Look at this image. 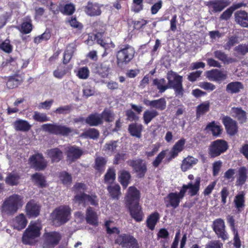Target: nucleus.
I'll return each instance as SVG.
<instances>
[{
	"label": "nucleus",
	"instance_id": "obj_50",
	"mask_svg": "<svg viewBox=\"0 0 248 248\" xmlns=\"http://www.w3.org/2000/svg\"><path fill=\"white\" fill-rule=\"evenodd\" d=\"M244 194L241 193L235 196L234 203L236 207L239 209L244 206Z\"/></svg>",
	"mask_w": 248,
	"mask_h": 248
},
{
	"label": "nucleus",
	"instance_id": "obj_27",
	"mask_svg": "<svg viewBox=\"0 0 248 248\" xmlns=\"http://www.w3.org/2000/svg\"><path fill=\"white\" fill-rule=\"evenodd\" d=\"M214 55L216 58L221 61L224 64H228L236 61L235 59L229 57L224 52L221 50H216L214 52Z\"/></svg>",
	"mask_w": 248,
	"mask_h": 248
},
{
	"label": "nucleus",
	"instance_id": "obj_42",
	"mask_svg": "<svg viewBox=\"0 0 248 248\" xmlns=\"http://www.w3.org/2000/svg\"><path fill=\"white\" fill-rule=\"evenodd\" d=\"M210 103L208 101L204 102L197 106L196 109V115L199 118L201 115H203L209 109Z\"/></svg>",
	"mask_w": 248,
	"mask_h": 248
},
{
	"label": "nucleus",
	"instance_id": "obj_31",
	"mask_svg": "<svg viewBox=\"0 0 248 248\" xmlns=\"http://www.w3.org/2000/svg\"><path fill=\"white\" fill-rule=\"evenodd\" d=\"M128 130L132 136L140 138L141 137L142 126L140 124H132L129 125Z\"/></svg>",
	"mask_w": 248,
	"mask_h": 248
},
{
	"label": "nucleus",
	"instance_id": "obj_60",
	"mask_svg": "<svg viewBox=\"0 0 248 248\" xmlns=\"http://www.w3.org/2000/svg\"><path fill=\"white\" fill-rule=\"evenodd\" d=\"M60 178L62 183L66 185H69L71 182V176L66 172H62L60 174Z\"/></svg>",
	"mask_w": 248,
	"mask_h": 248
},
{
	"label": "nucleus",
	"instance_id": "obj_21",
	"mask_svg": "<svg viewBox=\"0 0 248 248\" xmlns=\"http://www.w3.org/2000/svg\"><path fill=\"white\" fill-rule=\"evenodd\" d=\"M83 154L82 151L76 146L68 147L66 151L67 160L72 163L79 158Z\"/></svg>",
	"mask_w": 248,
	"mask_h": 248
},
{
	"label": "nucleus",
	"instance_id": "obj_49",
	"mask_svg": "<svg viewBox=\"0 0 248 248\" xmlns=\"http://www.w3.org/2000/svg\"><path fill=\"white\" fill-rule=\"evenodd\" d=\"M206 129L212 131L213 135L215 136H218L221 131L220 127L214 122L209 124L206 126Z\"/></svg>",
	"mask_w": 248,
	"mask_h": 248
},
{
	"label": "nucleus",
	"instance_id": "obj_52",
	"mask_svg": "<svg viewBox=\"0 0 248 248\" xmlns=\"http://www.w3.org/2000/svg\"><path fill=\"white\" fill-rule=\"evenodd\" d=\"M167 152V150L161 151L155 157V160L153 162V165L155 167H157L161 163L162 160L164 158L166 155Z\"/></svg>",
	"mask_w": 248,
	"mask_h": 248
},
{
	"label": "nucleus",
	"instance_id": "obj_28",
	"mask_svg": "<svg viewBox=\"0 0 248 248\" xmlns=\"http://www.w3.org/2000/svg\"><path fill=\"white\" fill-rule=\"evenodd\" d=\"M247 170L246 167H240L238 171V174L236 181V186H242L246 182L247 179Z\"/></svg>",
	"mask_w": 248,
	"mask_h": 248
},
{
	"label": "nucleus",
	"instance_id": "obj_22",
	"mask_svg": "<svg viewBox=\"0 0 248 248\" xmlns=\"http://www.w3.org/2000/svg\"><path fill=\"white\" fill-rule=\"evenodd\" d=\"M236 23L243 27H248V13L245 11H238L234 15Z\"/></svg>",
	"mask_w": 248,
	"mask_h": 248
},
{
	"label": "nucleus",
	"instance_id": "obj_29",
	"mask_svg": "<svg viewBox=\"0 0 248 248\" xmlns=\"http://www.w3.org/2000/svg\"><path fill=\"white\" fill-rule=\"evenodd\" d=\"M26 209L27 214L30 216L36 217L39 213V206L33 201H31L27 204Z\"/></svg>",
	"mask_w": 248,
	"mask_h": 248
},
{
	"label": "nucleus",
	"instance_id": "obj_20",
	"mask_svg": "<svg viewBox=\"0 0 248 248\" xmlns=\"http://www.w3.org/2000/svg\"><path fill=\"white\" fill-rule=\"evenodd\" d=\"M129 208L130 215L136 221L140 222L143 218V213L139 203L127 205Z\"/></svg>",
	"mask_w": 248,
	"mask_h": 248
},
{
	"label": "nucleus",
	"instance_id": "obj_38",
	"mask_svg": "<svg viewBox=\"0 0 248 248\" xmlns=\"http://www.w3.org/2000/svg\"><path fill=\"white\" fill-rule=\"evenodd\" d=\"M121 194L120 187L118 184L111 183L109 185V196L112 199L118 200Z\"/></svg>",
	"mask_w": 248,
	"mask_h": 248
},
{
	"label": "nucleus",
	"instance_id": "obj_34",
	"mask_svg": "<svg viewBox=\"0 0 248 248\" xmlns=\"http://www.w3.org/2000/svg\"><path fill=\"white\" fill-rule=\"evenodd\" d=\"M232 115L237 119L240 123H243L246 120L245 112L240 108H233L232 109Z\"/></svg>",
	"mask_w": 248,
	"mask_h": 248
},
{
	"label": "nucleus",
	"instance_id": "obj_13",
	"mask_svg": "<svg viewBox=\"0 0 248 248\" xmlns=\"http://www.w3.org/2000/svg\"><path fill=\"white\" fill-rule=\"evenodd\" d=\"M43 248H52L57 245L60 240L61 235L57 232H50L44 234Z\"/></svg>",
	"mask_w": 248,
	"mask_h": 248
},
{
	"label": "nucleus",
	"instance_id": "obj_47",
	"mask_svg": "<svg viewBox=\"0 0 248 248\" xmlns=\"http://www.w3.org/2000/svg\"><path fill=\"white\" fill-rule=\"evenodd\" d=\"M74 52V48L72 45H70L67 47V49L63 55V62L64 64L67 63L70 60Z\"/></svg>",
	"mask_w": 248,
	"mask_h": 248
},
{
	"label": "nucleus",
	"instance_id": "obj_2",
	"mask_svg": "<svg viewBox=\"0 0 248 248\" xmlns=\"http://www.w3.org/2000/svg\"><path fill=\"white\" fill-rule=\"evenodd\" d=\"M22 205V198L18 195L14 194L4 200L1 205V212L7 215H13Z\"/></svg>",
	"mask_w": 248,
	"mask_h": 248
},
{
	"label": "nucleus",
	"instance_id": "obj_59",
	"mask_svg": "<svg viewBox=\"0 0 248 248\" xmlns=\"http://www.w3.org/2000/svg\"><path fill=\"white\" fill-rule=\"evenodd\" d=\"M205 248H223V244L218 240H211L206 244Z\"/></svg>",
	"mask_w": 248,
	"mask_h": 248
},
{
	"label": "nucleus",
	"instance_id": "obj_16",
	"mask_svg": "<svg viewBox=\"0 0 248 248\" xmlns=\"http://www.w3.org/2000/svg\"><path fill=\"white\" fill-rule=\"evenodd\" d=\"M127 163L138 173L140 177H142L144 176L147 170V168L146 164L143 160L140 159L129 160Z\"/></svg>",
	"mask_w": 248,
	"mask_h": 248
},
{
	"label": "nucleus",
	"instance_id": "obj_39",
	"mask_svg": "<svg viewBox=\"0 0 248 248\" xmlns=\"http://www.w3.org/2000/svg\"><path fill=\"white\" fill-rule=\"evenodd\" d=\"M87 222L92 225L97 224V217L96 214L92 210L91 207L88 208L86 212Z\"/></svg>",
	"mask_w": 248,
	"mask_h": 248
},
{
	"label": "nucleus",
	"instance_id": "obj_26",
	"mask_svg": "<svg viewBox=\"0 0 248 248\" xmlns=\"http://www.w3.org/2000/svg\"><path fill=\"white\" fill-rule=\"evenodd\" d=\"M27 224V220L25 216L22 214L16 217L13 221L14 228L19 231L25 228Z\"/></svg>",
	"mask_w": 248,
	"mask_h": 248
},
{
	"label": "nucleus",
	"instance_id": "obj_57",
	"mask_svg": "<svg viewBox=\"0 0 248 248\" xmlns=\"http://www.w3.org/2000/svg\"><path fill=\"white\" fill-rule=\"evenodd\" d=\"M221 201L223 205H225L227 202V198L229 196L230 192L229 189L227 187H223L220 192Z\"/></svg>",
	"mask_w": 248,
	"mask_h": 248
},
{
	"label": "nucleus",
	"instance_id": "obj_14",
	"mask_svg": "<svg viewBox=\"0 0 248 248\" xmlns=\"http://www.w3.org/2000/svg\"><path fill=\"white\" fill-rule=\"evenodd\" d=\"M230 2L228 0H212L207 1L206 5L213 13H220L229 6Z\"/></svg>",
	"mask_w": 248,
	"mask_h": 248
},
{
	"label": "nucleus",
	"instance_id": "obj_6",
	"mask_svg": "<svg viewBox=\"0 0 248 248\" xmlns=\"http://www.w3.org/2000/svg\"><path fill=\"white\" fill-rule=\"evenodd\" d=\"M40 229L39 223H31L23 235V243L25 244L31 245L32 243V240L40 235Z\"/></svg>",
	"mask_w": 248,
	"mask_h": 248
},
{
	"label": "nucleus",
	"instance_id": "obj_15",
	"mask_svg": "<svg viewBox=\"0 0 248 248\" xmlns=\"http://www.w3.org/2000/svg\"><path fill=\"white\" fill-rule=\"evenodd\" d=\"M31 166L36 170H44L47 166V161L42 154H38L29 158Z\"/></svg>",
	"mask_w": 248,
	"mask_h": 248
},
{
	"label": "nucleus",
	"instance_id": "obj_64",
	"mask_svg": "<svg viewBox=\"0 0 248 248\" xmlns=\"http://www.w3.org/2000/svg\"><path fill=\"white\" fill-rule=\"evenodd\" d=\"M89 70L87 67H84L80 68L78 71V76L81 79H86L89 77Z\"/></svg>",
	"mask_w": 248,
	"mask_h": 248
},
{
	"label": "nucleus",
	"instance_id": "obj_24",
	"mask_svg": "<svg viewBox=\"0 0 248 248\" xmlns=\"http://www.w3.org/2000/svg\"><path fill=\"white\" fill-rule=\"evenodd\" d=\"M223 123L229 135L232 136L236 133L237 132V126L235 121L229 117H225L223 119Z\"/></svg>",
	"mask_w": 248,
	"mask_h": 248
},
{
	"label": "nucleus",
	"instance_id": "obj_32",
	"mask_svg": "<svg viewBox=\"0 0 248 248\" xmlns=\"http://www.w3.org/2000/svg\"><path fill=\"white\" fill-rule=\"evenodd\" d=\"M34 183L40 187H45L47 186L44 176L40 173H35L31 175Z\"/></svg>",
	"mask_w": 248,
	"mask_h": 248
},
{
	"label": "nucleus",
	"instance_id": "obj_9",
	"mask_svg": "<svg viewBox=\"0 0 248 248\" xmlns=\"http://www.w3.org/2000/svg\"><path fill=\"white\" fill-rule=\"evenodd\" d=\"M115 242L124 248H139L137 240L132 236L126 234L118 235Z\"/></svg>",
	"mask_w": 248,
	"mask_h": 248
},
{
	"label": "nucleus",
	"instance_id": "obj_5",
	"mask_svg": "<svg viewBox=\"0 0 248 248\" xmlns=\"http://www.w3.org/2000/svg\"><path fill=\"white\" fill-rule=\"evenodd\" d=\"M135 51L134 48L126 45L121 48L117 53V62L119 67H123L128 64L134 58Z\"/></svg>",
	"mask_w": 248,
	"mask_h": 248
},
{
	"label": "nucleus",
	"instance_id": "obj_12",
	"mask_svg": "<svg viewBox=\"0 0 248 248\" xmlns=\"http://www.w3.org/2000/svg\"><path fill=\"white\" fill-rule=\"evenodd\" d=\"M206 78L210 81L221 83L228 78L226 71L214 69L206 72Z\"/></svg>",
	"mask_w": 248,
	"mask_h": 248
},
{
	"label": "nucleus",
	"instance_id": "obj_40",
	"mask_svg": "<svg viewBox=\"0 0 248 248\" xmlns=\"http://www.w3.org/2000/svg\"><path fill=\"white\" fill-rule=\"evenodd\" d=\"M19 176L15 172L9 173L5 181L6 184L10 186H16L19 183Z\"/></svg>",
	"mask_w": 248,
	"mask_h": 248
},
{
	"label": "nucleus",
	"instance_id": "obj_25",
	"mask_svg": "<svg viewBox=\"0 0 248 248\" xmlns=\"http://www.w3.org/2000/svg\"><path fill=\"white\" fill-rule=\"evenodd\" d=\"M185 143L186 140L184 139H182L176 142L170 152V156L168 158L169 161L177 156L178 153L183 150Z\"/></svg>",
	"mask_w": 248,
	"mask_h": 248
},
{
	"label": "nucleus",
	"instance_id": "obj_30",
	"mask_svg": "<svg viewBox=\"0 0 248 248\" xmlns=\"http://www.w3.org/2000/svg\"><path fill=\"white\" fill-rule=\"evenodd\" d=\"M198 159L192 156H188L185 158L183 161L181 169L183 171H186L188 169L192 167L193 165L196 164L198 162Z\"/></svg>",
	"mask_w": 248,
	"mask_h": 248
},
{
	"label": "nucleus",
	"instance_id": "obj_61",
	"mask_svg": "<svg viewBox=\"0 0 248 248\" xmlns=\"http://www.w3.org/2000/svg\"><path fill=\"white\" fill-rule=\"evenodd\" d=\"M75 10V7L73 4L69 3L65 5L62 10V12L68 15L73 14Z\"/></svg>",
	"mask_w": 248,
	"mask_h": 248
},
{
	"label": "nucleus",
	"instance_id": "obj_18",
	"mask_svg": "<svg viewBox=\"0 0 248 248\" xmlns=\"http://www.w3.org/2000/svg\"><path fill=\"white\" fill-rule=\"evenodd\" d=\"M201 183V178L199 177H197L194 183L191 182L188 183L187 185H184L181 188V190H184V195L185 196L187 190L188 189V193L191 196L196 195L200 189V186Z\"/></svg>",
	"mask_w": 248,
	"mask_h": 248
},
{
	"label": "nucleus",
	"instance_id": "obj_1",
	"mask_svg": "<svg viewBox=\"0 0 248 248\" xmlns=\"http://www.w3.org/2000/svg\"><path fill=\"white\" fill-rule=\"evenodd\" d=\"M76 195L75 196L74 201L75 203L84 204L90 203L92 205H96L98 204L97 197L95 195L90 196L84 193L85 188V185L82 183L76 184L74 186Z\"/></svg>",
	"mask_w": 248,
	"mask_h": 248
},
{
	"label": "nucleus",
	"instance_id": "obj_46",
	"mask_svg": "<svg viewBox=\"0 0 248 248\" xmlns=\"http://www.w3.org/2000/svg\"><path fill=\"white\" fill-rule=\"evenodd\" d=\"M166 107V101L165 98H161L159 99L153 100L152 108L160 110H163Z\"/></svg>",
	"mask_w": 248,
	"mask_h": 248
},
{
	"label": "nucleus",
	"instance_id": "obj_41",
	"mask_svg": "<svg viewBox=\"0 0 248 248\" xmlns=\"http://www.w3.org/2000/svg\"><path fill=\"white\" fill-rule=\"evenodd\" d=\"M158 115V112L155 109L147 110L143 114V119L145 124H148L154 118Z\"/></svg>",
	"mask_w": 248,
	"mask_h": 248
},
{
	"label": "nucleus",
	"instance_id": "obj_23",
	"mask_svg": "<svg viewBox=\"0 0 248 248\" xmlns=\"http://www.w3.org/2000/svg\"><path fill=\"white\" fill-rule=\"evenodd\" d=\"M46 154L51 159L52 162H59L63 156L62 151L58 148L47 150Z\"/></svg>",
	"mask_w": 248,
	"mask_h": 248
},
{
	"label": "nucleus",
	"instance_id": "obj_17",
	"mask_svg": "<svg viewBox=\"0 0 248 248\" xmlns=\"http://www.w3.org/2000/svg\"><path fill=\"white\" fill-rule=\"evenodd\" d=\"M140 198L139 191L134 186H130L128 189L125 200L127 205L139 203Z\"/></svg>",
	"mask_w": 248,
	"mask_h": 248
},
{
	"label": "nucleus",
	"instance_id": "obj_58",
	"mask_svg": "<svg viewBox=\"0 0 248 248\" xmlns=\"http://www.w3.org/2000/svg\"><path fill=\"white\" fill-rule=\"evenodd\" d=\"M127 158V155L124 152H121L115 155L113 160L114 164H118L121 161L125 160Z\"/></svg>",
	"mask_w": 248,
	"mask_h": 248
},
{
	"label": "nucleus",
	"instance_id": "obj_3",
	"mask_svg": "<svg viewBox=\"0 0 248 248\" xmlns=\"http://www.w3.org/2000/svg\"><path fill=\"white\" fill-rule=\"evenodd\" d=\"M71 209L67 206H61L55 209L51 213L53 223L56 226L64 224L70 219Z\"/></svg>",
	"mask_w": 248,
	"mask_h": 248
},
{
	"label": "nucleus",
	"instance_id": "obj_19",
	"mask_svg": "<svg viewBox=\"0 0 248 248\" xmlns=\"http://www.w3.org/2000/svg\"><path fill=\"white\" fill-rule=\"evenodd\" d=\"M213 229L218 237L225 240L228 239V236L225 231V224L224 221L220 219H217L214 221Z\"/></svg>",
	"mask_w": 248,
	"mask_h": 248
},
{
	"label": "nucleus",
	"instance_id": "obj_53",
	"mask_svg": "<svg viewBox=\"0 0 248 248\" xmlns=\"http://www.w3.org/2000/svg\"><path fill=\"white\" fill-rule=\"evenodd\" d=\"M82 136L91 139L97 138L99 136L98 131L94 128H91L82 133Z\"/></svg>",
	"mask_w": 248,
	"mask_h": 248
},
{
	"label": "nucleus",
	"instance_id": "obj_56",
	"mask_svg": "<svg viewBox=\"0 0 248 248\" xmlns=\"http://www.w3.org/2000/svg\"><path fill=\"white\" fill-rule=\"evenodd\" d=\"M32 30V25L30 21H25L21 26L20 31L25 34L30 33Z\"/></svg>",
	"mask_w": 248,
	"mask_h": 248
},
{
	"label": "nucleus",
	"instance_id": "obj_62",
	"mask_svg": "<svg viewBox=\"0 0 248 248\" xmlns=\"http://www.w3.org/2000/svg\"><path fill=\"white\" fill-rule=\"evenodd\" d=\"M50 37V34L48 31H46L44 33H43L42 35H39L37 37H36L34 39V41L36 44L40 43L42 41L45 40L46 41L48 39H49Z\"/></svg>",
	"mask_w": 248,
	"mask_h": 248
},
{
	"label": "nucleus",
	"instance_id": "obj_44",
	"mask_svg": "<svg viewBox=\"0 0 248 248\" xmlns=\"http://www.w3.org/2000/svg\"><path fill=\"white\" fill-rule=\"evenodd\" d=\"M154 84L156 86L159 92L163 93L168 89V84L167 85L164 78L155 79L153 81Z\"/></svg>",
	"mask_w": 248,
	"mask_h": 248
},
{
	"label": "nucleus",
	"instance_id": "obj_51",
	"mask_svg": "<svg viewBox=\"0 0 248 248\" xmlns=\"http://www.w3.org/2000/svg\"><path fill=\"white\" fill-rule=\"evenodd\" d=\"M33 118L35 121L42 123L49 120V118L47 117L45 113H40L37 111L34 112Z\"/></svg>",
	"mask_w": 248,
	"mask_h": 248
},
{
	"label": "nucleus",
	"instance_id": "obj_8",
	"mask_svg": "<svg viewBox=\"0 0 248 248\" xmlns=\"http://www.w3.org/2000/svg\"><path fill=\"white\" fill-rule=\"evenodd\" d=\"M43 131L47 132L55 135H61L67 136L72 132V129L65 126L54 124H44L42 125Z\"/></svg>",
	"mask_w": 248,
	"mask_h": 248
},
{
	"label": "nucleus",
	"instance_id": "obj_10",
	"mask_svg": "<svg viewBox=\"0 0 248 248\" xmlns=\"http://www.w3.org/2000/svg\"><path fill=\"white\" fill-rule=\"evenodd\" d=\"M227 142L222 140H217L213 141L209 147V154L213 157L219 155L228 149Z\"/></svg>",
	"mask_w": 248,
	"mask_h": 248
},
{
	"label": "nucleus",
	"instance_id": "obj_55",
	"mask_svg": "<svg viewBox=\"0 0 248 248\" xmlns=\"http://www.w3.org/2000/svg\"><path fill=\"white\" fill-rule=\"evenodd\" d=\"M234 11L231 7L227 9L222 14L220 15L219 19L221 20H228L232 16Z\"/></svg>",
	"mask_w": 248,
	"mask_h": 248
},
{
	"label": "nucleus",
	"instance_id": "obj_35",
	"mask_svg": "<svg viewBox=\"0 0 248 248\" xmlns=\"http://www.w3.org/2000/svg\"><path fill=\"white\" fill-rule=\"evenodd\" d=\"M243 88V84L240 82H232L226 86V91L231 93H237Z\"/></svg>",
	"mask_w": 248,
	"mask_h": 248
},
{
	"label": "nucleus",
	"instance_id": "obj_36",
	"mask_svg": "<svg viewBox=\"0 0 248 248\" xmlns=\"http://www.w3.org/2000/svg\"><path fill=\"white\" fill-rule=\"evenodd\" d=\"M159 218V214L157 212L151 214L146 220L147 226L150 230H153Z\"/></svg>",
	"mask_w": 248,
	"mask_h": 248
},
{
	"label": "nucleus",
	"instance_id": "obj_33",
	"mask_svg": "<svg viewBox=\"0 0 248 248\" xmlns=\"http://www.w3.org/2000/svg\"><path fill=\"white\" fill-rule=\"evenodd\" d=\"M14 125L16 130L21 131H28L31 127L27 121L23 120H16L15 122Z\"/></svg>",
	"mask_w": 248,
	"mask_h": 248
},
{
	"label": "nucleus",
	"instance_id": "obj_54",
	"mask_svg": "<svg viewBox=\"0 0 248 248\" xmlns=\"http://www.w3.org/2000/svg\"><path fill=\"white\" fill-rule=\"evenodd\" d=\"M234 50L238 53L244 55L248 53V44L239 45L234 48Z\"/></svg>",
	"mask_w": 248,
	"mask_h": 248
},
{
	"label": "nucleus",
	"instance_id": "obj_48",
	"mask_svg": "<svg viewBox=\"0 0 248 248\" xmlns=\"http://www.w3.org/2000/svg\"><path fill=\"white\" fill-rule=\"evenodd\" d=\"M143 0H133L131 10L135 13H139L143 9Z\"/></svg>",
	"mask_w": 248,
	"mask_h": 248
},
{
	"label": "nucleus",
	"instance_id": "obj_45",
	"mask_svg": "<svg viewBox=\"0 0 248 248\" xmlns=\"http://www.w3.org/2000/svg\"><path fill=\"white\" fill-rule=\"evenodd\" d=\"M130 178V175L128 171L123 170L121 172L119 179L121 184L124 188L128 186Z\"/></svg>",
	"mask_w": 248,
	"mask_h": 248
},
{
	"label": "nucleus",
	"instance_id": "obj_37",
	"mask_svg": "<svg viewBox=\"0 0 248 248\" xmlns=\"http://www.w3.org/2000/svg\"><path fill=\"white\" fill-rule=\"evenodd\" d=\"M107 161L102 157H97L95 159L94 168L98 171L96 175L100 176L101 172L104 170Z\"/></svg>",
	"mask_w": 248,
	"mask_h": 248
},
{
	"label": "nucleus",
	"instance_id": "obj_4",
	"mask_svg": "<svg viewBox=\"0 0 248 248\" xmlns=\"http://www.w3.org/2000/svg\"><path fill=\"white\" fill-rule=\"evenodd\" d=\"M167 78L168 80V88L173 89L175 95L178 97H182L184 92L182 85V77L176 73L170 71L168 73Z\"/></svg>",
	"mask_w": 248,
	"mask_h": 248
},
{
	"label": "nucleus",
	"instance_id": "obj_63",
	"mask_svg": "<svg viewBox=\"0 0 248 248\" xmlns=\"http://www.w3.org/2000/svg\"><path fill=\"white\" fill-rule=\"evenodd\" d=\"M20 83V81L15 78H10L6 83L7 87L9 89L17 87Z\"/></svg>",
	"mask_w": 248,
	"mask_h": 248
},
{
	"label": "nucleus",
	"instance_id": "obj_43",
	"mask_svg": "<svg viewBox=\"0 0 248 248\" xmlns=\"http://www.w3.org/2000/svg\"><path fill=\"white\" fill-rule=\"evenodd\" d=\"M86 12L91 16H97L101 14V11L98 5L89 3L86 7Z\"/></svg>",
	"mask_w": 248,
	"mask_h": 248
},
{
	"label": "nucleus",
	"instance_id": "obj_11",
	"mask_svg": "<svg viewBox=\"0 0 248 248\" xmlns=\"http://www.w3.org/2000/svg\"><path fill=\"white\" fill-rule=\"evenodd\" d=\"M108 122V110L105 109L102 113L90 115L85 120L87 124L91 126H97L102 123V120Z\"/></svg>",
	"mask_w": 248,
	"mask_h": 248
},
{
	"label": "nucleus",
	"instance_id": "obj_7",
	"mask_svg": "<svg viewBox=\"0 0 248 248\" xmlns=\"http://www.w3.org/2000/svg\"><path fill=\"white\" fill-rule=\"evenodd\" d=\"M184 197V190L180 189L179 192H174L169 193L164 198V202L167 207L175 209L179 206L181 201Z\"/></svg>",
	"mask_w": 248,
	"mask_h": 248
}]
</instances>
